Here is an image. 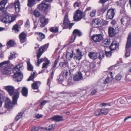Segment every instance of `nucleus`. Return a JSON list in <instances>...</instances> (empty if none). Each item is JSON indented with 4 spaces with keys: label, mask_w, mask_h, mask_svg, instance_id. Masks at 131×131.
<instances>
[{
    "label": "nucleus",
    "mask_w": 131,
    "mask_h": 131,
    "mask_svg": "<svg viewBox=\"0 0 131 131\" xmlns=\"http://www.w3.org/2000/svg\"><path fill=\"white\" fill-rule=\"evenodd\" d=\"M28 89L25 87H23L21 91V93L24 96H27L28 95Z\"/></svg>",
    "instance_id": "c85d7f7f"
},
{
    "label": "nucleus",
    "mask_w": 131,
    "mask_h": 131,
    "mask_svg": "<svg viewBox=\"0 0 131 131\" xmlns=\"http://www.w3.org/2000/svg\"><path fill=\"white\" fill-rule=\"evenodd\" d=\"M10 54L9 57V60L12 59L13 58H15L16 57V56L17 55V53L13 51L11 52Z\"/></svg>",
    "instance_id": "473e14b6"
},
{
    "label": "nucleus",
    "mask_w": 131,
    "mask_h": 131,
    "mask_svg": "<svg viewBox=\"0 0 131 131\" xmlns=\"http://www.w3.org/2000/svg\"><path fill=\"white\" fill-rule=\"evenodd\" d=\"M14 44V42L13 40H9L7 43V45L11 46H13Z\"/></svg>",
    "instance_id": "3c124183"
},
{
    "label": "nucleus",
    "mask_w": 131,
    "mask_h": 131,
    "mask_svg": "<svg viewBox=\"0 0 131 131\" xmlns=\"http://www.w3.org/2000/svg\"><path fill=\"white\" fill-rule=\"evenodd\" d=\"M39 129V128L38 127H34L32 128L31 131H38Z\"/></svg>",
    "instance_id": "052dcab7"
},
{
    "label": "nucleus",
    "mask_w": 131,
    "mask_h": 131,
    "mask_svg": "<svg viewBox=\"0 0 131 131\" xmlns=\"http://www.w3.org/2000/svg\"><path fill=\"white\" fill-rule=\"evenodd\" d=\"M81 5L80 2L79 1H77L74 4V7H79Z\"/></svg>",
    "instance_id": "49530a36"
},
{
    "label": "nucleus",
    "mask_w": 131,
    "mask_h": 131,
    "mask_svg": "<svg viewBox=\"0 0 131 131\" xmlns=\"http://www.w3.org/2000/svg\"><path fill=\"white\" fill-rule=\"evenodd\" d=\"M48 22V19L46 18L45 16H42L40 19V23L41 24L40 26L41 28H42L45 26L47 24Z\"/></svg>",
    "instance_id": "2eb2a0df"
},
{
    "label": "nucleus",
    "mask_w": 131,
    "mask_h": 131,
    "mask_svg": "<svg viewBox=\"0 0 131 131\" xmlns=\"http://www.w3.org/2000/svg\"><path fill=\"white\" fill-rule=\"evenodd\" d=\"M77 34L78 35V36H81L82 34L79 30L77 29H75L73 31V35L71 38V41L70 42V43L74 42L76 37Z\"/></svg>",
    "instance_id": "1a4fd4ad"
},
{
    "label": "nucleus",
    "mask_w": 131,
    "mask_h": 131,
    "mask_svg": "<svg viewBox=\"0 0 131 131\" xmlns=\"http://www.w3.org/2000/svg\"><path fill=\"white\" fill-rule=\"evenodd\" d=\"M49 60L47 61L45 63H43V64L42 68L43 69L46 68L47 65L49 63Z\"/></svg>",
    "instance_id": "09e8293b"
},
{
    "label": "nucleus",
    "mask_w": 131,
    "mask_h": 131,
    "mask_svg": "<svg viewBox=\"0 0 131 131\" xmlns=\"http://www.w3.org/2000/svg\"><path fill=\"white\" fill-rule=\"evenodd\" d=\"M27 65L28 66V69L30 71H32L33 70V67L30 64V62L28 61L27 62Z\"/></svg>",
    "instance_id": "a19ab883"
},
{
    "label": "nucleus",
    "mask_w": 131,
    "mask_h": 131,
    "mask_svg": "<svg viewBox=\"0 0 131 131\" xmlns=\"http://www.w3.org/2000/svg\"><path fill=\"white\" fill-rule=\"evenodd\" d=\"M96 12V11L95 10H92V11L90 13V16L92 17H93L95 16Z\"/></svg>",
    "instance_id": "5fc2aeb1"
},
{
    "label": "nucleus",
    "mask_w": 131,
    "mask_h": 131,
    "mask_svg": "<svg viewBox=\"0 0 131 131\" xmlns=\"http://www.w3.org/2000/svg\"><path fill=\"white\" fill-rule=\"evenodd\" d=\"M59 65L60 67L65 68L66 69L69 70L68 67V63L67 62L64 61V62H61L59 63Z\"/></svg>",
    "instance_id": "b1692460"
},
{
    "label": "nucleus",
    "mask_w": 131,
    "mask_h": 131,
    "mask_svg": "<svg viewBox=\"0 0 131 131\" xmlns=\"http://www.w3.org/2000/svg\"><path fill=\"white\" fill-rule=\"evenodd\" d=\"M101 110H99L96 111L95 112V115L99 116L101 114Z\"/></svg>",
    "instance_id": "4d7b16f0"
},
{
    "label": "nucleus",
    "mask_w": 131,
    "mask_h": 131,
    "mask_svg": "<svg viewBox=\"0 0 131 131\" xmlns=\"http://www.w3.org/2000/svg\"><path fill=\"white\" fill-rule=\"evenodd\" d=\"M52 119L55 122H59L63 120L62 117L59 115L53 116L52 118Z\"/></svg>",
    "instance_id": "cd10ccee"
},
{
    "label": "nucleus",
    "mask_w": 131,
    "mask_h": 131,
    "mask_svg": "<svg viewBox=\"0 0 131 131\" xmlns=\"http://www.w3.org/2000/svg\"><path fill=\"white\" fill-rule=\"evenodd\" d=\"M25 26L26 27H28L29 25V22L28 20H27L26 23L25 24Z\"/></svg>",
    "instance_id": "69168bd1"
},
{
    "label": "nucleus",
    "mask_w": 131,
    "mask_h": 131,
    "mask_svg": "<svg viewBox=\"0 0 131 131\" xmlns=\"http://www.w3.org/2000/svg\"><path fill=\"white\" fill-rule=\"evenodd\" d=\"M112 74L113 73L112 72H110L108 77L105 80V81L104 82V84H106L112 81L113 79Z\"/></svg>",
    "instance_id": "4be33fe9"
},
{
    "label": "nucleus",
    "mask_w": 131,
    "mask_h": 131,
    "mask_svg": "<svg viewBox=\"0 0 131 131\" xmlns=\"http://www.w3.org/2000/svg\"><path fill=\"white\" fill-rule=\"evenodd\" d=\"M59 56L58 58H57L54 62L53 66L52 68V69H55V68L56 67L57 64L59 60Z\"/></svg>",
    "instance_id": "ea45409f"
},
{
    "label": "nucleus",
    "mask_w": 131,
    "mask_h": 131,
    "mask_svg": "<svg viewBox=\"0 0 131 131\" xmlns=\"http://www.w3.org/2000/svg\"><path fill=\"white\" fill-rule=\"evenodd\" d=\"M82 73L79 72L78 74L76 75L73 78L74 80L78 81L82 79Z\"/></svg>",
    "instance_id": "bb28decb"
},
{
    "label": "nucleus",
    "mask_w": 131,
    "mask_h": 131,
    "mask_svg": "<svg viewBox=\"0 0 131 131\" xmlns=\"http://www.w3.org/2000/svg\"><path fill=\"white\" fill-rule=\"evenodd\" d=\"M100 23V20L99 18H97L93 20V25L98 26Z\"/></svg>",
    "instance_id": "c756f323"
},
{
    "label": "nucleus",
    "mask_w": 131,
    "mask_h": 131,
    "mask_svg": "<svg viewBox=\"0 0 131 131\" xmlns=\"http://www.w3.org/2000/svg\"><path fill=\"white\" fill-rule=\"evenodd\" d=\"M33 14L37 17H39L40 15V13L37 10H35L33 12Z\"/></svg>",
    "instance_id": "de8ad7c7"
},
{
    "label": "nucleus",
    "mask_w": 131,
    "mask_h": 131,
    "mask_svg": "<svg viewBox=\"0 0 131 131\" xmlns=\"http://www.w3.org/2000/svg\"><path fill=\"white\" fill-rule=\"evenodd\" d=\"M87 64L89 66V68H88L89 70L93 69L95 66V63H90L89 62H88Z\"/></svg>",
    "instance_id": "e433bc0d"
},
{
    "label": "nucleus",
    "mask_w": 131,
    "mask_h": 131,
    "mask_svg": "<svg viewBox=\"0 0 131 131\" xmlns=\"http://www.w3.org/2000/svg\"><path fill=\"white\" fill-rule=\"evenodd\" d=\"M23 114V113L22 112H20L16 116L15 119V120L17 121L22 116Z\"/></svg>",
    "instance_id": "79ce46f5"
},
{
    "label": "nucleus",
    "mask_w": 131,
    "mask_h": 131,
    "mask_svg": "<svg viewBox=\"0 0 131 131\" xmlns=\"http://www.w3.org/2000/svg\"><path fill=\"white\" fill-rule=\"evenodd\" d=\"M15 19V17L12 15H7L2 19L1 21L5 23H10L13 21Z\"/></svg>",
    "instance_id": "0eeeda50"
},
{
    "label": "nucleus",
    "mask_w": 131,
    "mask_h": 131,
    "mask_svg": "<svg viewBox=\"0 0 131 131\" xmlns=\"http://www.w3.org/2000/svg\"><path fill=\"white\" fill-rule=\"evenodd\" d=\"M108 0H100V2L102 3H104Z\"/></svg>",
    "instance_id": "774afa93"
},
{
    "label": "nucleus",
    "mask_w": 131,
    "mask_h": 131,
    "mask_svg": "<svg viewBox=\"0 0 131 131\" xmlns=\"http://www.w3.org/2000/svg\"><path fill=\"white\" fill-rule=\"evenodd\" d=\"M130 20V18L127 17H124L121 19V24L125 26H127L129 24Z\"/></svg>",
    "instance_id": "ddd939ff"
},
{
    "label": "nucleus",
    "mask_w": 131,
    "mask_h": 131,
    "mask_svg": "<svg viewBox=\"0 0 131 131\" xmlns=\"http://www.w3.org/2000/svg\"><path fill=\"white\" fill-rule=\"evenodd\" d=\"M52 72L51 73V77L52 79L53 78V76L54 74V72L55 71V69H52Z\"/></svg>",
    "instance_id": "338daca9"
},
{
    "label": "nucleus",
    "mask_w": 131,
    "mask_h": 131,
    "mask_svg": "<svg viewBox=\"0 0 131 131\" xmlns=\"http://www.w3.org/2000/svg\"><path fill=\"white\" fill-rule=\"evenodd\" d=\"M104 53L102 52H100L99 53V58L101 60L104 57Z\"/></svg>",
    "instance_id": "603ef678"
},
{
    "label": "nucleus",
    "mask_w": 131,
    "mask_h": 131,
    "mask_svg": "<svg viewBox=\"0 0 131 131\" xmlns=\"http://www.w3.org/2000/svg\"><path fill=\"white\" fill-rule=\"evenodd\" d=\"M8 0H0V16L3 17L7 14V8L5 6Z\"/></svg>",
    "instance_id": "20e7f679"
},
{
    "label": "nucleus",
    "mask_w": 131,
    "mask_h": 131,
    "mask_svg": "<svg viewBox=\"0 0 131 131\" xmlns=\"http://www.w3.org/2000/svg\"><path fill=\"white\" fill-rule=\"evenodd\" d=\"M4 88L10 95L11 96L13 94L14 92V88L13 86L10 85L6 86L4 87Z\"/></svg>",
    "instance_id": "dca6fc26"
},
{
    "label": "nucleus",
    "mask_w": 131,
    "mask_h": 131,
    "mask_svg": "<svg viewBox=\"0 0 131 131\" xmlns=\"http://www.w3.org/2000/svg\"><path fill=\"white\" fill-rule=\"evenodd\" d=\"M122 75L120 74H118L115 77V79L117 81H120L122 79Z\"/></svg>",
    "instance_id": "c03bdc74"
},
{
    "label": "nucleus",
    "mask_w": 131,
    "mask_h": 131,
    "mask_svg": "<svg viewBox=\"0 0 131 131\" xmlns=\"http://www.w3.org/2000/svg\"><path fill=\"white\" fill-rule=\"evenodd\" d=\"M43 1L38 6V8L39 9L43 11H44L46 10L48 8V5L44 2Z\"/></svg>",
    "instance_id": "a211bd4d"
},
{
    "label": "nucleus",
    "mask_w": 131,
    "mask_h": 131,
    "mask_svg": "<svg viewBox=\"0 0 131 131\" xmlns=\"http://www.w3.org/2000/svg\"><path fill=\"white\" fill-rule=\"evenodd\" d=\"M50 30L52 32H57L58 31V27H51L50 28Z\"/></svg>",
    "instance_id": "58836bf2"
},
{
    "label": "nucleus",
    "mask_w": 131,
    "mask_h": 131,
    "mask_svg": "<svg viewBox=\"0 0 131 131\" xmlns=\"http://www.w3.org/2000/svg\"><path fill=\"white\" fill-rule=\"evenodd\" d=\"M26 34L24 32H22L19 34V38L21 43H24L26 41Z\"/></svg>",
    "instance_id": "f3484780"
},
{
    "label": "nucleus",
    "mask_w": 131,
    "mask_h": 131,
    "mask_svg": "<svg viewBox=\"0 0 131 131\" xmlns=\"http://www.w3.org/2000/svg\"><path fill=\"white\" fill-rule=\"evenodd\" d=\"M119 43L113 41L112 42L110 46V49L111 51L114 50L118 48Z\"/></svg>",
    "instance_id": "412c9836"
},
{
    "label": "nucleus",
    "mask_w": 131,
    "mask_h": 131,
    "mask_svg": "<svg viewBox=\"0 0 131 131\" xmlns=\"http://www.w3.org/2000/svg\"><path fill=\"white\" fill-rule=\"evenodd\" d=\"M68 69H66V70H64L63 71H62L60 74L66 78L68 75Z\"/></svg>",
    "instance_id": "c9c22d12"
},
{
    "label": "nucleus",
    "mask_w": 131,
    "mask_h": 131,
    "mask_svg": "<svg viewBox=\"0 0 131 131\" xmlns=\"http://www.w3.org/2000/svg\"><path fill=\"white\" fill-rule=\"evenodd\" d=\"M110 42V40L109 38L105 39L102 42V45L104 47H106L108 46Z\"/></svg>",
    "instance_id": "393cba45"
},
{
    "label": "nucleus",
    "mask_w": 131,
    "mask_h": 131,
    "mask_svg": "<svg viewBox=\"0 0 131 131\" xmlns=\"http://www.w3.org/2000/svg\"><path fill=\"white\" fill-rule=\"evenodd\" d=\"M36 74L35 72H34L32 73L31 75L30 76L29 78L27 80L28 81L32 80L34 78V75Z\"/></svg>",
    "instance_id": "a18cd8bd"
},
{
    "label": "nucleus",
    "mask_w": 131,
    "mask_h": 131,
    "mask_svg": "<svg viewBox=\"0 0 131 131\" xmlns=\"http://www.w3.org/2000/svg\"><path fill=\"white\" fill-rule=\"evenodd\" d=\"M64 78H65L60 74L59 77V81H63Z\"/></svg>",
    "instance_id": "680f3d73"
},
{
    "label": "nucleus",
    "mask_w": 131,
    "mask_h": 131,
    "mask_svg": "<svg viewBox=\"0 0 131 131\" xmlns=\"http://www.w3.org/2000/svg\"><path fill=\"white\" fill-rule=\"evenodd\" d=\"M8 63V61H6L0 63L1 72L4 74H8L10 73L11 68L7 64Z\"/></svg>",
    "instance_id": "7ed1b4c3"
},
{
    "label": "nucleus",
    "mask_w": 131,
    "mask_h": 131,
    "mask_svg": "<svg viewBox=\"0 0 131 131\" xmlns=\"http://www.w3.org/2000/svg\"><path fill=\"white\" fill-rule=\"evenodd\" d=\"M48 44H46L41 46L39 49L38 53L37 55L38 59H39L42 54L44 52L45 50H46L48 47Z\"/></svg>",
    "instance_id": "6e6552de"
},
{
    "label": "nucleus",
    "mask_w": 131,
    "mask_h": 131,
    "mask_svg": "<svg viewBox=\"0 0 131 131\" xmlns=\"http://www.w3.org/2000/svg\"><path fill=\"white\" fill-rule=\"evenodd\" d=\"M131 47V34H129L128 37L126 44V53L125 56L128 57L130 55V50L129 48Z\"/></svg>",
    "instance_id": "423d86ee"
},
{
    "label": "nucleus",
    "mask_w": 131,
    "mask_h": 131,
    "mask_svg": "<svg viewBox=\"0 0 131 131\" xmlns=\"http://www.w3.org/2000/svg\"><path fill=\"white\" fill-rule=\"evenodd\" d=\"M107 7L106 6H103L100 10L103 13H104L107 9Z\"/></svg>",
    "instance_id": "864d4df0"
},
{
    "label": "nucleus",
    "mask_w": 131,
    "mask_h": 131,
    "mask_svg": "<svg viewBox=\"0 0 131 131\" xmlns=\"http://www.w3.org/2000/svg\"><path fill=\"white\" fill-rule=\"evenodd\" d=\"M47 59L46 58H42L40 60L39 59H38L37 63V66H39V64L41 62L43 61H45V62L47 61H48Z\"/></svg>",
    "instance_id": "2f4dec72"
},
{
    "label": "nucleus",
    "mask_w": 131,
    "mask_h": 131,
    "mask_svg": "<svg viewBox=\"0 0 131 131\" xmlns=\"http://www.w3.org/2000/svg\"><path fill=\"white\" fill-rule=\"evenodd\" d=\"M89 57L93 60L96 59L97 57V53L96 52H90L88 54Z\"/></svg>",
    "instance_id": "a878e982"
},
{
    "label": "nucleus",
    "mask_w": 131,
    "mask_h": 131,
    "mask_svg": "<svg viewBox=\"0 0 131 131\" xmlns=\"http://www.w3.org/2000/svg\"><path fill=\"white\" fill-rule=\"evenodd\" d=\"M15 12L18 13L20 11V3L18 1L15 2L14 4Z\"/></svg>",
    "instance_id": "5701e85b"
},
{
    "label": "nucleus",
    "mask_w": 131,
    "mask_h": 131,
    "mask_svg": "<svg viewBox=\"0 0 131 131\" xmlns=\"http://www.w3.org/2000/svg\"><path fill=\"white\" fill-rule=\"evenodd\" d=\"M76 51L77 54L74 56V58L75 60L79 61L82 58V52L79 49H77Z\"/></svg>",
    "instance_id": "aec40b11"
},
{
    "label": "nucleus",
    "mask_w": 131,
    "mask_h": 131,
    "mask_svg": "<svg viewBox=\"0 0 131 131\" xmlns=\"http://www.w3.org/2000/svg\"><path fill=\"white\" fill-rule=\"evenodd\" d=\"M106 55V57H110L111 56V51H109L107 52H105Z\"/></svg>",
    "instance_id": "bf43d9fd"
},
{
    "label": "nucleus",
    "mask_w": 131,
    "mask_h": 131,
    "mask_svg": "<svg viewBox=\"0 0 131 131\" xmlns=\"http://www.w3.org/2000/svg\"><path fill=\"white\" fill-rule=\"evenodd\" d=\"M42 116V115L39 114H37L36 116V117L37 118H41Z\"/></svg>",
    "instance_id": "0e129e2a"
},
{
    "label": "nucleus",
    "mask_w": 131,
    "mask_h": 131,
    "mask_svg": "<svg viewBox=\"0 0 131 131\" xmlns=\"http://www.w3.org/2000/svg\"><path fill=\"white\" fill-rule=\"evenodd\" d=\"M108 34L110 37H112L118 32V30H116L113 27H110L108 28Z\"/></svg>",
    "instance_id": "4468645a"
},
{
    "label": "nucleus",
    "mask_w": 131,
    "mask_h": 131,
    "mask_svg": "<svg viewBox=\"0 0 131 131\" xmlns=\"http://www.w3.org/2000/svg\"><path fill=\"white\" fill-rule=\"evenodd\" d=\"M23 68V66L22 64H20L16 66L13 70V72L14 74L13 76L14 80L17 82L21 81L23 78V75L20 72H18L21 70Z\"/></svg>",
    "instance_id": "f257e3e1"
},
{
    "label": "nucleus",
    "mask_w": 131,
    "mask_h": 131,
    "mask_svg": "<svg viewBox=\"0 0 131 131\" xmlns=\"http://www.w3.org/2000/svg\"><path fill=\"white\" fill-rule=\"evenodd\" d=\"M3 99L2 98V95L0 93V107H1L2 104Z\"/></svg>",
    "instance_id": "13d9d810"
},
{
    "label": "nucleus",
    "mask_w": 131,
    "mask_h": 131,
    "mask_svg": "<svg viewBox=\"0 0 131 131\" xmlns=\"http://www.w3.org/2000/svg\"><path fill=\"white\" fill-rule=\"evenodd\" d=\"M118 100L121 104H123L126 102V100L125 97H123L119 98Z\"/></svg>",
    "instance_id": "4c0bfd02"
},
{
    "label": "nucleus",
    "mask_w": 131,
    "mask_h": 131,
    "mask_svg": "<svg viewBox=\"0 0 131 131\" xmlns=\"http://www.w3.org/2000/svg\"><path fill=\"white\" fill-rule=\"evenodd\" d=\"M19 97V93L17 91L14 93L13 96L12 103L9 99L7 98L5 102V107L7 108H9L13 107V104H15L17 103V100Z\"/></svg>",
    "instance_id": "f03ea898"
},
{
    "label": "nucleus",
    "mask_w": 131,
    "mask_h": 131,
    "mask_svg": "<svg viewBox=\"0 0 131 131\" xmlns=\"http://www.w3.org/2000/svg\"><path fill=\"white\" fill-rule=\"evenodd\" d=\"M73 52L72 51L71 52H67L66 55V57L67 59L71 58L73 56Z\"/></svg>",
    "instance_id": "f704fd0d"
},
{
    "label": "nucleus",
    "mask_w": 131,
    "mask_h": 131,
    "mask_svg": "<svg viewBox=\"0 0 131 131\" xmlns=\"http://www.w3.org/2000/svg\"><path fill=\"white\" fill-rule=\"evenodd\" d=\"M38 84H40V83L39 82H36L32 85V88L34 89H38Z\"/></svg>",
    "instance_id": "7c9ffc66"
},
{
    "label": "nucleus",
    "mask_w": 131,
    "mask_h": 131,
    "mask_svg": "<svg viewBox=\"0 0 131 131\" xmlns=\"http://www.w3.org/2000/svg\"><path fill=\"white\" fill-rule=\"evenodd\" d=\"M35 35L37 39L39 41H41L42 39L45 38V35L40 32H36L35 33Z\"/></svg>",
    "instance_id": "6ab92c4d"
},
{
    "label": "nucleus",
    "mask_w": 131,
    "mask_h": 131,
    "mask_svg": "<svg viewBox=\"0 0 131 131\" xmlns=\"http://www.w3.org/2000/svg\"><path fill=\"white\" fill-rule=\"evenodd\" d=\"M73 25V24L70 23L68 18L67 14H66L64 17L63 24L62 25L63 29L67 28L69 27V29H70L71 27Z\"/></svg>",
    "instance_id": "39448f33"
},
{
    "label": "nucleus",
    "mask_w": 131,
    "mask_h": 131,
    "mask_svg": "<svg viewBox=\"0 0 131 131\" xmlns=\"http://www.w3.org/2000/svg\"><path fill=\"white\" fill-rule=\"evenodd\" d=\"M13 29L17 32H18L19 30L18 28V26L17 25H15L13 26Z\"/></svg>",
    "instance_id": "6e6d98bb"
},
{
    "label": "nucleus",
    "mask_w": 131,
    "mask_h": 131,
    "mask_svg": "<svg viewBox=\"0 0 131 131\" xmlns=\"http://www.w3.org/2000/svg\"><path fill=\"white\" fill-rule=\"evenodd\" d=\"M114 9H109L107 12L106 17L107 19H112L114 16Z\"/></svg>",
    "instance_id": "f8f14e48"
},
{
    "label": "nucleus",
    "mask_w": 131,
    "mask_h": 131,
    "mask_svg": "<svg viewBox=\"0 0 131 131\" xmlns=\"http://www.w3.org/2000/svg\"><path fill=\"white\" fill-rule=\"evenodd\" d=\"M35 2V0H28V6L32 7L34 5Z\"/></svg>",
    "instance_id": "72a5a7b5"
},
{
    "label": "nucleus",
    "mask_w": 131,
    "mask_h": 131,
    "mask_svg": "<svg viewBox=\"0 0 131 131\" xmlns=\"http://www.w3.org/2000/svg\"><path fill=\"white\" fill-rule=\"evenodd\" d=\"M54 124H51L49 125L48 128H45V129H48L49 130L53 129L54 128Z\"/></svg>",
    "instance_id": "8fccbe9b"
},
{
    "label": "nucleus",
    "mask_w": 131,
    "mask_h": 131,
    "mask_svg": "<svg viewBox=\"0 0 131 131\" xmlns=\"http://www.w3.org/2000/svg\"><path fill=\"white\" fill-rule=\"evenodd\" d=\"M101 111L102 114H107L108 113V110L106 108H103L101 110Z\"/></svg>",
    "instance_id": "37998d69"
},
{
    "label": "nucleus",
    "mask_w": 131,
    "mask_h": 131,
    "mask_svg": "<svg viewBox=\"0 0 131 131\" xmlns=\"http://www.w3.org/2000/svg\"><path fill=\"white\" fill-rule=\"evenodd\" d=\"M47 102V101L46 100H44L40 103L41 106H43Z\"/></svg>",
    "instance_id": "e2e57ef3"
},
{
    "label": "nucleus",
    "mask_w": 131,
    "mask_h": 131,
    "mask_svg": "<svg viewBox=\"0 0 131 131\" xmlns=\"http://www.w3.org/2000/svg\"><path fill=\"white\" fill-rule=\"evenodd\" d=\"M82 12L80 10H77L73 16L74 20L78 21L80 20L82 18Z\"/></svg>",
    "instance_id": "9d476101"
},
{
    "label": "nucleus",
    "mask_w": 131,
    "mask_h": 131,
    "mask_svg": "<svg viewBox=\"0 0 131 131\" xmlns=\"http://www.w3.org/2000/svg\"><path fill=\"white\" fill-rule=\"evenodd\" d=\"M92 40L95 42H99L103 39V36L101 34L93 35L92 37Z\"/></svg>",
    "instance_id": "9b49d317"
}]
</instances>
